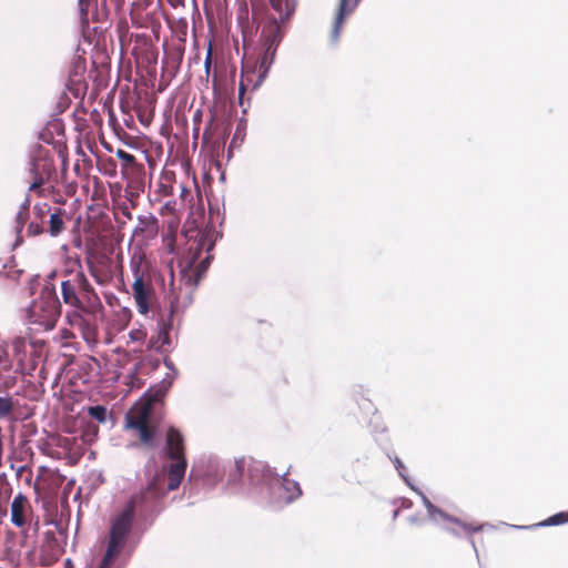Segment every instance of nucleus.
Instances as JSON below:
<instances>
[{"label":"nucleus","mask_w":568,"mask_h":568,"mask_svg":"<svg viewBox=\"0 0 568 568\" xmlns=\"http://www.w3.org/2000/svg\"><path fill=\"white\" fill-rule=\"evenodd\" d=\"M169 491L168 487L164 488V474L156 473L144 488L131 496L122 510L111 519L108 547L99 568H111L123 550L135 510L153 513Z\"/></svg>","instance_id":"obj_1"},{"label":"nucleus","mask_w":568,"mask_h":568,"mask_svg":"<svg viewBox=\"0 0 568 568\" xmlns=\"http://www.w3.org/2000/svg\"><path fill=\"white\" fill-rule=\"evenodd\" d=\"M61 296L65 305L80 311H88L89 307L101 304L98 293L82 270L64 272Z\"/></svg>","instance_id":"obj_2"},{"label":"nucleus","mask_w":568,"mask_h":568,"mask_svg":"<svg viewBox=\"0 0 568 568\" xmlns=\"http://www.w3.org/2000/svg\"><path fill=\"white\" fill-rule=\"evenodd\" d=\"M164 396L161 389L146 393L125 416L126 428L135 430L144 446L153 447L156 426L151 424V415L156 403Z\"/></svg>","instance_id":"obj_3"},{"label":"nucleus","mask_w":568,"mask_h":568,"mask_svg":"<svg viewBox=\"0 0 568 568\" xmlns=\"http://www.w3.org/2000/svg\"><path fill=\"white\" fill-rule=\"evenodd\" d=\"M130 268L133 274L131 295L138 312L141 315H146L154 310L158 297L145 256L142 254L133 255L130 261Z\"/></svg>","instance_id":"obj_4"},{"label":"nucleus","mask_w":568,"mask_h":568,"mask_svg":"<svg viewBox=\"0 0 568 568\" xmlns=\"http://www.w3.org/2000/svg\"><path fill=\"white\" fill-rule=\"evenodd\" d=\"M29 173L32 178L29 186L30 192L39 196L44 194L45 185L53 190L59 182L58 171L54 163V152L43 146L32 151Z\"/></svg>","instance_id":"obj_5"},{"label":"nucleus","mask_w":568,"mask_h":568,"mask_svg":"<svg viewBox=\"0 0 568 568\" xmlns=\"http://www.w3.org/2000/svg\"><path fill=\"white\" fill-rule=\"evenodd\" d=\"M165 457L171 462L165 468L168 473V489L175 490L185 476L187 460L184 437L182 433L173 426L169 427L166 432Z\"/></svg>","instance_id":"obj_6"},{"label":"nucleus","mask_w":568,"mask_h":568,"mask_svg":"<svg viewBox=\"0 0 568 568\" xmlns=\"http://www.w3.org/2000/svg\"><path fill=\"white\" fill-rule=\"evenodd\" d=\"M28 313L31 323L49 331L55 326L61 314V305L53 291L43 290L39 298L30 305Z\"/></svg>","instance_id":"obj_7"},{"label":"nucleus","mask_w":568,"mask_h":568,"mask_svg":"<svg viewBox=\"0 0 568 568\" xmlns=\"http://www.w3.org/2000/svg\"><path fill=\"white\" fill-rule=\"evenodd\" d=\"M171 282H170V288L166 293V297L170 303L169 307V315L168 318H162L160 322V328L156 334V336H151L149 341V347L153 348L155 351H166V346L171 345V337H170V331L173 325V316L175 313L180 310V296L179 293H176L173 282V271L171 270Z\"/></svg>","instance_id":"obj_8"},{"label":"nucleus","mask_w":568,"mask_h":568,"mask_svg":"<svg viewBox=\"0 0 568 568\" xmlns=\"http://www.w3.org/2000/svg\"><path fill=\"white\" fill-rule=\"evenodd\" d=\"M284 34L285 30L276 21V18H270L263 26L261 37L263 40L264 52L256 61L253 62L257 63V65L264 71L268 72L274 61L277 47Z\"/></svg>","instance_id":"obj_9"},{"label":"nucleus","mask_w":568,"mask_h":568,"mask_svg":"<svg viewBox=\"0 0 568 568\" xmlns=\"http://www.w3.org/2000/svg\"><path fill=\"white\" fill-rule=\"evenodd\" d=\"M267 73L268 72L261 69L257 63L252 62L251 59H246L243 62L241 79L239 83V104L243 108V112H246V92H253L257 90L267 77Z\"/></svg>","instance_id":"obj_10"},{"label":"nucleus","mask_w":568,"mask_h":568,"mask_svg":"<svg viewBox=\"0 0 568 568\" xmlns=\"http://www.w3.org/2000/svg\"><path fill=\"white\" fill-rule=\"evenodd\" d=\"M202 247L203 243L200 241L196 244L195 251L192 254V256L185 262V264L181 263V282L191 290L197 286L211 263L212 257L206 256L203 261L195 265Z\"/></svg>","instance_id":"obj_11"},{"label":"nucleus","mask_w":568,"mask_h":568,"mask_svg":"<svg viewBox=\"0 0 568 568\" xmlns=\"http://www.w3.org/2000/svg\"><path fill=\"white\" fill-rule=\"evenodd\" d=\"M87 61L80 55L75 54L70 63L69 75L67 81L68 90L75 97L80 98L87 93L88 83L85 80Z\"/></svg>","instance_id":"obj_12"},{"label":"nucleus","mask_w":568,"mask_h":568,"mask_svg":"<svg viewBox=\"0 0 568 568\" xmlns=\"http://www.w3.org/2000/svg\"><path fill=\"white\" fill-rule=\"evenodd\" d=\"M63 480L64 477L60 475L58 471L41 466L39 468V474L36 478L34 490L38 494H53L62 485Z\"/></svg>","instance_id":"obj_13"},{"label":"nucleus","mask_w":568,"mask_h":568,"mask_svg":"<svg viewBox=\"0 0 568 568\" xmlns=\"http://www.w3.org/2000/svg\"><path fill=\"white\" fill-rule=\"evenodd\" d=\"M10 511L11 523L16 527H23L32 513L29 499L24 495L18 494L11 503Z\"/></svg>","instance_id":"obj_14"},{"label":"nucleus","mask_w":568,"mask_h":568,"mask_svg":"<svg viewBox=\"0 0 568 568\" xmlns=\"http://www.w3.org/2000/svg\"><path fill=\"white\" fill-rule=\"evenodd\" d=\"M359 2L361 0H339L337 13L331 31L332 41H338L345 19L354 12Z\"/></svg>","instance_id":"obj_15"},{"label":"nucleus","mask_w":568,"mask_h":568,"mask_svg":"<svg viewBox=\"0 0 568 568\" xmlns=\"http://www.w3.org/2000/svg\"><path fill=\"white\" fill-rule=\"evenodd\" d=\"M11 347L19 367L27 366L28 354H38V343L28 341L24 337H16L11 343Z\"/></svg>","instance_id":"obj_16"},{"label":"nucleus","mask_w":568,"mask_h":568,"mask_svg":"<svg viewBox=\"0 0 568 568\" xmlns=\"http://www.w3.org/2000/svg\"><path fill=\"white\" fill-rule=\"evenodd\" d=\"M90 275L100 285H106L112 281V272L109 264L102 260H87Z\"/></svg>","instance_id":"obj_17"},{"label":"nucleus","mask_w":568,"mask_h":568,"mask_svg":"<svg viewBox=\"0 0 568 568\" xmlns=\"http://www.w3.org/2000/svg\"><path fill=\"white\" fill-rule=\"evenodd\" d=\"M272 9L278 14L276 21L285 30V24L296 11L297 0H268Z\"/></svg>","instance_id":"obj_18"},{"label":"nucleus","mask_w":568,"mask_h":568,"mask_svg":"<svg viewBox=\"0 0 568 568\" xmlns=\"http://www.w3.org/2000/svg\"><path fill=\"white\" fill-rule=\"evenodd\" d=\"M159 233V222L153 215L139 216L138 225L134 229L135 236H142L146 240L154 239Z\"/></svg>","instance_id":"obj_19"},{"label":"nucleus","mask_w":568,"mask_h":568,"mask_svg":"<svg viewBox=\"0 0 568 568\" xmlns=\"http://www.w3.org/2000/svg\"><path fill=\"white\" fill-rule=\"evenodd\" d=\"M68 220H70V216L65 210L61 207H53L48 221V233L53 237L59 236L64 231L65 222Z\"/></svg>","instance_id":"obj_20"},{"label":"nucleus","mask_w":568,"mask_h":568,"mask_svg":"<svg viewBox=\"0 0 568 568\" xmlns=\"http://www.w3.org/2000/svg\"><path fill=\"white\" fill-rule=\"evenodd\" d=\"M60 558V548L54 538L48 540L42 545L39 555L40 565L43 567H50L57 562Z\"/></svg>","instance_id":"obj_21"},{"label":"nucleus","mask_w":568,"mask_h":568,"mask_svg":"<svg viewBox=\"0 0 568 568\" xmlns=\"http://www.w3.org/2000/svg\"><path fill=\"white\" fill-rule=\"evenodd\" d=\"M121 174L125 181V185L145 186V169L142 163H136L135 165L122 171Z\"/></svg>","instance_id":"obj_22"},{"label":"nucleus","mask_w":568,"mask_h":568,"mask_svg":"<svg viewBox=\"0 0 568 568\" xmlns=\"http://www.w3.org/2000/svg\"><path fill=\"white\" fill-rule=\"evenodd\" d=\"M78 326L83 339L88 344H95L98 342V328L94 323L78 316Z\"/></svg>","instance_id":"obj_23"},{"label":"nucleus","mask_w":568,"mask_h":568,"mask_svg":"<svg viewBox=\"0 0 568 568\" xmlns=\"http://www.w3.org/2000/svg\"><path fill=\"white\" fill-rule=\"evenodd\" d=\"M29 209H30V196L27 195L23 203L21 204L17 215H16V233L20 236L23 226L29 220Z\"/></svg>","instance_id":"obj_24"},{"label":"nucleus","mask_w":568,"mask_h":568,"mask_svg":"<svg viewBox=\"0 0 568 568\" xmlns=\"http://www.w3.org/2000/svg\"><path fill=\"white\" fill-rule=\"evenodd\" d=\"M174 173L165 171L161 174L158 193L162 196H169L173 194Z\"/></svg>","instance_id":"obj_25"},{"label":"nucleus","mask_w":568,"mask_h":568,"mask_svg":"<svg viewBox=\"0 0 568 568\" xmlns=\"http://www.w3.org/2000/svg\"><path fill=\"white\" fill-rule=\"evenodd\" d=\"M144 185H125L124 187V197L126 203L130 204V207H136L138 201L141 194L144 192Z\"/></svg>","instance_id":"obj_26"},{"label":"nucleus","mask_w":568,"mask_h":568,"mask_svg":"<svg viewBox=\"0 0 568 568\" xmlns=\"http://www.w3.org/2000/svg\"><path fill=\"white\" fill-rule=\"evenodd\" d=\"M115 154L121 160V172L139 163L133 154L122 149H118Z\"/></svg>","instance_id":"obj_27"},{"label":"nucleus","mask_w":568,"mask_h":568,"mask_svg":"<svg viewBox=\"0 0 568 568\" xmlns=\"http://www.w3.org/2000/svg\"><path fill=\"white\" fill-rule=\"evenodd\" d=\"M43 346V343L38 344V354H28L27 355V366L20 367L22 372H27L31 375V373L37 368L38 359L41 356V348Z\"/></svg>","instance_id":"obj_28"},{"label":"nucleus","mask_w":568,"mask_h":568,"mask_svg":"<svg viewBox=\"0 0 568 568\" xmlns=\"http://www.w3.org/2000/svg\"><path fill=\"white\" fill-rule=\"evenodd\" d=\"M568 523V511H561L540 523V526H558Z\"/></svg>","instance_id":"obj_29"},{"label":"nucleus","mask_w":568,"mask_h":568,"mask_svg":"<svg viewBox=\"0 0 568 568\" xmlns=\"http://www.w3.org/2000/svg\"><path fill=\"white\" fill-rule=\"evenodd\" d=\"M89 415L98 420L99 423H104L106 420V408L101 405L91 406L88 408Z\"/></svg>","instance_id":"obj_30"},{"label":"nucleus","mask_w":568,"mask_h":568,"mask_svg":"<svg viewBox=\"0 0 568 568\" xmlns=\"http://www.w3.org/2000/svg\"><path fill=\"white\" fill-rule=\"evenodd\" d=\"M52 211H53V207H51L48 203L36 204L34 207H33L34 215L39 220H41L42 223H44V219H45L47 215L50 216Z\"/></svg>","instance_id":"obj_31"},{"label":"nucleus","mask_w":568,"mask_h":568,"mask_svg":"<svg viewBox=\"0 0 568 568\" xmlns=\"http://www.w3.org/2000/svg\"><path fill=\"white\" fill-rule=\"evenodd\" d=\"M12 400L8 397H0V417L8 416L12 410Z\"/></svg>","instance_id":"obj_32"},{"label":"nucleus","mask_w":568,"mask_h":568,"mask_svg":"<svg viewBox=\"0 0 568 568\" xmlns=\"http://www.w3.org/2000/svg\"><path fill=\"white\" fill-rule=\"evenodd\" d=\"M44 232V229L41 224L37 222H31L27 227V233L29 236H37Z\"/></svg>","instance_id":"obj_33"},{"label":"nucleus","mask_w":568,"mask_h":568,"mask_svg":"<svg viewBox=\"0 0 568 568\" xmlns=\"http://www.w3.org/2000/svg\"><path fill=\"white\" fill-rule=\"evenodd\" d=\"M212 51H213L212 43L210 42L207 51H206L205 60H204V69H205L206 77L210 75V71H211V67H212Z\"/></svg>","instance_id":"obj_34"},{"label":"nucleus","mask_w":568,"mask_h":568,"mask_svg":"<svg viewBox=\"0 0 568 568\" xmlns=\"http://www.w3.org/2000/svg\"><path fill=\"white\" fill-rule=\"evenodd\" d=\"M134 207H130V204L126 202L120 203L118 205V210L121 212L123 216H125L128 220H132V210Z\"/></svg>","instance_id":"obj_35"},{"label":"nucleus","mask_w":568,"mask_h":568,"mask_svg":"<svg viewBox=\"0 0 568 568\" xmlns=\"http://www.w3.org/2000/svg\"><path fill=\"white\" fill-rule=\"evenodd\" d=\"M103 172L105 174L114 175L115 174V163L112 159H109L103 163Z\"/></svg>","instance_id":"obj_36"},{"label":"nucleus","mask_w":568,"mask_h":568,"mask_svg":"<svg viewBox=\"0 0 568 568\" xmlns=\"http://www.w3.org/2000/svg\"><path fill=\"white\" fill-rule=\"evenodd\" d=\"M132 341L141 342L145 338L146 334L141 329H133L129 333Z\"/></svg>","instance_id":"obj_37"},{"label":"nucleus","mask_w":568,"mask_h":568,"mask_svg":"<svg viewBox=\"0 0 568 568\" xmlns=\"http://www.w3.org/2000/svg\"><path fill=\"white\" fill-rule=\"evenodd\" d=\"M290 486H294V493H295L294 497H300V496L302 495V490H301V488H300V486H298V484H297V483H295V481H290V480H285V488H286L287 490H290V489H291V487H290Z\"/></svg>","instance_id":"obj_38"},{"label":"nucleus","mask_w":568,"mask_h":568,"mask_svg":"<svg viewBox=\"0 0 568 568\" xmlns=\"http://www.w3.org/2000/svg\"><path fill=\"white\" fill-rule=\"evenodd\" d=\"M394 463H395V467H396L398 474L405 479V481H407V478H406V476L404 474V468L405 467L402 464V462L398 458H395Z\"/></svg>","instance_id":"obj_39"},{"label":"nucleus","mask_w":568,"mask_h":568,"mask_svg":"<svg viewBox=\"0 0 568 568\" xmlns=\"http://www.w3.org/2000/svg\"><path fill=\"white\" fill-rule=\"evenodd\" d=\"M394 463H395V467H396L398 474L405 479V481H407V478H406V476L404 474V468L405 467L402 464V462L398 458H395Z\"/></svg>","instance_id":"obj_40"},{"label":"nucleus","mask_w":568,"mask_h":568,"mask_svg":"<svg viewBox=\"0 0 568 568\" xmlns=\"http://www.w3.org/2000/svg\"><path fill=\"white\" fill-rule=\"evenodd\" d=\"M88 4H89V0H79L80 10H81V13L83 17H85L88 13V10H87Z\"/></svg>","instance_id":"obj_41"},{"label":"nucleus","mask_w":568,"mask_h":568,"mask_svg":"<svg viewBox=\"0 0 568 568\" xmlns=\"http://www.w3.org/2000/svg\"><path fill=\"white\" fill-rule=\"evenodd\" d=\"M61 336L63 338H70L71 336H73V334L69 329H62L61 331Z\"/></svg>","instance_id":"obj_42"},{"label":"nucleus","mask_w":568,"mask_h":568,"mask_svg":"<svg viewBox=\"0 0 568 568\" xmlns=\"http://www.w3.org/2000/svg\"><path fill=\"white\" fill-rule=\"evenodd\" d=\"M465 528H466L467 530H470V531H478V530H479V528H478V527H471V526H465Z\"/></svg>","instance_id":"obj_43"},{"label":"nucleus","mask_w":568,"mask_h":568,"mask_svg":"<svg viewBox=\"0 0 568 568\" xmlns=\"http://www.w3.org/2000/svg\"><path fill=\"white\" fill-rule=\"evenodd\" d=\"M236 471H237L239 474H241V473H242V466H241L240 464H236Z\"/></svg>","instance_id":"obj_44"},{"label":"nucleus","mask_w":568,"mask_h":568,"mask_svg":"<svg viewBox=\"0 0 568 568\" xmlns=\"http://www.w3.org/2000/svg\"><path fill=\"white\" fill-rule=\"evenodd\" d=\"M186 192V189L184 186H182V195L185 194Z\"/></svg>","instance_id":"obj_45"}]
</instances>
